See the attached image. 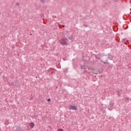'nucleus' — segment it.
Wrapping results in <instances>:
<instances>
[{"label":"nucleus","instance_id":"nucleus-13","mask_svg":"<svg viewBox=\"0 0 131 131\" xmlns=\"http://www.w3.org/2000/svg\"><path fill=\"white\" fill-rule=\"evenodd\" d=\"M118 96H120V94H119V92H118Z\"/></svg>","mask_w":131,"mask_h":131},{"label":"nucleus","instance_id":"nucleus-2","mask_svg":"<svg viewBox=\"0 0 131 131\" xmlns=\"http://www.w3.org/2000/svg\"><path fill=\"white\" fill-rule=\"evenodd\" d=\"M69 109L70 110H77V107L74 105H71L69 106Z\"/></svg>","mask_w":131,"mask_h":131},{"label":"nucleus","instance_id":"nucleus-6","mask_svg":"<svg viewBox=\"0 0 131 131\" xmlns=\"http://www.w3.org/2000/svg\"><path fill=\"white\" fill-rule=\"evenodd\" d=\"M5 124L6 125H8V124H9V122H8V121H6L5 122Z\"/></svg>","mask_w":131,"mask_h":131},{"label":"nucleus","instance_id":"nucleus-15","mask_svg":"<svg viewBox=\"0 0 131 131\" xmlns=\"http://www.w3.org/2000/svg\"><path fill=\"white\" fill-rule=\"evenodd\" d=\"M85 71H86L85 70L84 72H85Z\"/></svg>","mask_w":131,"mask_h":131},{"label":"nucleus","instance_id":"nucleus-3","mask_svg":"<svg viewBox=\"0 0 131 131\" xmlns=\"http://www.w3.org/2000/svg\"><path fill=\"white\" fill-rule=\"evenodd\" d=\"M88 69H89V71H90V72H92L94 74H98V73H95V70H94V69H90V68H89Z\"/></svg>","mask_w":131,"mask_h":131},{"label":"nucleus","instance_id":"nucleus-4","mask_svg":"<svg viewBox=\"0 0 131 131\" xmlns=\"http://www.w3.org/2000/svg\"><path fill=\"white\" fill-rule=\"evenodd\" d=\"M29 126L31 127V128H33V127H34V123H30Z\"/></svg>","mask_w":131,"mask_h":131},{"label":"nucleus","instance_id":"nucleus-7","mask_svg":"<svg viewBox=\"0 0 131 131\" xmlns=\"http://www.w3.org/2000/svg\"><path fill=\"white\" fill-rule=\"evenodd\" d=\"M16 129L17 131H20V130H21V128H20V127H18L16 128Z\"/></svg>","mask_w":131,"mask_h":131},{"label":"nucleus","instance_id":"nucleus-12","mask_svg":"<svg viewBox=\"0 0 131 131\" xmlns=\"http://www.w3.org/2000/svg\"><path fill=\"white\" fill-rule=\"evenodd\" d=\"M48 102H50V101H51V99H48Z\"/></svg>","mask_w":131,"mask_h":131},{"label":"nucleus","instance_id":"nucleus-5","mask_svg":"<svg viewBox=\"0 0 131 131\" xmlns=\"http://www.w3.org/2000/svg\"><path fill=\"white\" fill-rule=\"evenodd\" d=\"M110 105L111 106V107H113V106L114 105V102H111L110 104Z\"/></svg>","mask_w":131,"mask_h":131},{"label":"nucleus","instance_id":"nucleus-11","mask_svg":"<svg viewBox=\"0 0 131 131\" xmlns=\"http://www.w3.org/2000/svg\"><path fill=\"white\" fill-rule=\"evenodd\" d=\"M108 110H110V111H111V110H112V108H108Z\"/></svg>","mask_w":131,"mask_h":131},{"label":"nucleus","instance_id":"nucleus-1","mask_svg":"<svg viewBox=\"0 0 131 131\" xmlns=\"http://www.w3.org/2000/svg\"><path fill=\"white\" fill-rule=\"evenodd\" d=\"M73 40L72 38H69L68 39L63 38L60 40V42L62 46H67V45H69L70 42H72Z\"/></svg>","mask_w":131,"mask_h":131},{"label":"nucleus","instance_id":"nucleus-9","mask_svg":"<svg viewBox=\"0 0 131 131\" xmlns=\"http://www.w3.org/2000/svg\"><path fill=\"white\" fill-rule=\"evenodd\" d=\"M3 79H6V77L5 76H3Z\"/></svg>","mask_w":131,"mask_h":131},{"label":"nucleus","instance_id":"nucleus-10","mask_svg":"<svg viewBox=\"0 0 131 131\" xmlns=\"http://www.w3.org/2000/svg\"><path fill=\"white\" fill-rule=\"evenodd\" d=\"M81 69H85L84 66H81Z\"/></svg>","mask_w":131,"mask_h":131},{"label":"nucleus","instance_id":"nucleus-8","mask_svg":"<svg viewBox=\"0 0 131 131\" xmlns=\"http://www.w3.org/2000/svg\"><path fill=\"white\" fill-rule=\"evenodd\" d=\"M58 131H63L62 129H58Z\"/></svg>","mask_w":131,"mask_h":131},{"label":"nucleus","instance_id":"nucleus-14","mask_svg":"<svg viewBox=\"0 0 131 131\" xmlns=\"http://www.w3.org/2000/svg\"><path fill=\"white\" fill-rule=\"evenodd\" d=\"M126 100H128V98H126Z\"/></svg>","mask_w":131,"mask_h":131}]
</instances>
